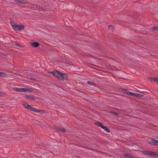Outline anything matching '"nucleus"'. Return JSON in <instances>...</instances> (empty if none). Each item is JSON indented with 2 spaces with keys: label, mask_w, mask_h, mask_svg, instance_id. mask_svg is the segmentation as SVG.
Returning a JSON list of instances; mask_svg holds the SVG:
<instances>
[{
  "label": "nucleus",
  "mask_w": 158,
  "mask_h": 158,
  "mask_svg": "<svg viewBox=\"0 0 158 158\" xmlns=\"http://www.w3.org/2000/svg\"><path fill=\"white\" fill-rule=\"evenodd\" d=\"M52 74L55 77L61 80H66L68 79L67 76L65 74L59 72L56 70L52 71L49 73Z\"/></svg>",
  "instance_id": "1"
},
{
  "label": "nucleus",
  "mask_w": 158,
  "mask_h": 158,
  "mask_svg": "<svg viewBox=\"0 0 158 158\" xmlns=\"http://www.w3.org/2000/svg\"><path fill=\"white\" fill-rule=\"evenodd\" d=\"M13 28L15 30L21 31L24 28V26L23 25H17L14 23H11Z\"/></svg>",
  "instance_id": "2"
},
{
  "label": "nucleus",
  "mask_w": 158,
  "mask_h": 158,
  "mask_svg": "<svg viewBox=\"0 0 158 158\" xmlns=\"http://www.w3.org/2000/svg\"><path fill=\"white\" fill-rule=\"evenodd\" d=\"M25 108L30 110L32 111H33L35 112H40V110H36L35 108L33 107H31L27 103L25 102L23 104Z\"/></svg>",
  "instance_id": "3"
},
{
  "label": "nucleus",
  "mask_w": 158,
  "mask_h": 158,
  "mask_svg": "<svg viewBox=\"0 0 158 158\" xmlns=\"http://www.w3.org/2000/svg\"><path fill=\"white\" fill-rule=\"evenodd\" d=\"M143 152L144 154L153 156H156L158 155L156 152H154L151 151H144Z\"/></svg>",
  "instance_id": "4"
},
{
  "label": "nucleus",
  "mask_w": 158,
  "mask_h": 158,
  "mask_svg": "<svg viewBox=\"0 0 158 158\" xmlns=\"http://www.w3.org/2000/svg\"><path fill=\"white\" fill-rule=\"evenodd\" d=\"M149 143L152 145H158V140L155 139L153 138H150Z\"/></svg>",
  "instance_id": "5"
},
{
  "label": "nucleus",
  "mask_w": 158,
  "mask_h": 158,
  "mask_svg": "<svg viewBox=\"0 0 158 158\" xmlns=\"http://www.w3.org/2000/svg\"><path fill=\"white\" fill-rule=\"evenodd\" d=\"M31 44L32 46L34 47H37L39 45V44L36 42H31Z\"/></svg>",
  "instance_id": "6"
},
{
  "label": "nucleus",
  "mask_w": 158,
  "mask_h": 158,
  "mask_svg": "<svg viewBox=\"0 0 158 158\" xmlns=\"http://www.w3.org/2000/svg\"><path fill=\"white\" fill-rule=\"evenodd\" d=\"M56 129L57 130L62 132H64L66 131L65 129L63 127H56Z\"/></svg>",
  "instance_id": "7"
},
{
  "label": "nucleus",
  "mask_w": 158,
  "mask_h": 158,
  "mask_svg": "<svg viewBox=\"0 0 158 158\" xmlns=\"http://www.w3.org/2000/svg\"><path fill=\"white\" fill-rule=\"evenodd\" d=\"M12 89L14 91L20 92H21L22 90L21 88H14Z\"/></svg>",
  "instance_id": "8"
},
{
  "label": "nucleus",
  "mask_w": 158,
  "mask_h": 158,
  "mask_svg": "<svg viewBox=\"0 0 158 158\" xmlns=\"http://www.w3.org/2000/svg\"><path fill=\"white\" fill-rule=\"evenodd\" d=\"M125 93H126V94H127V95H130V96H132V93H131L129 91L124 89L123 91Z\"/></svg>",
  "instance_id": "9"
},
{
  "label": "nucleus",
  "mask_w": 158,
  "mask_h": 158,
  "mask_svg": "<svg viewBox=\"0 0 158 158\" xmlns=\"http://www.w3.org/2000/svg\"><path fill=\"white\" fill-rule=\"evenodd\" d=\"M24 97L25 98L29 99L30 100H35V99L34 98L31 97L30 96L26 95L24 96Z\"/></svg>",
  "instance_id": "10"
},
{
  "label": "nucleus",
  "mask_w": 158,
  "mask_h": 158,
  "mask_svg": "<svg viewBox=\"0 0 158 158\" xmlns=\"http://www.w3.org/2000/svg\"><path fill=\"white\" fill-rule=\"evenodd\" d=\"M124 156L126 157H128L129 158H133V157L130 154L128 153H125L124 154Z\"/></svg>",
  "instance_id": "11"
},
{
  "label": "nucleus",
  "mask_w": 158,
  "mask_h": 158,
  "mask_svg": "<svg viewBox=\"0 0 158 158\" xmlns=\"http://www.w3.org/2000/svg\"><path fill=\"white\" fill-rule=\"evenodd\" d=\"M102 128L104 129L107 132L109 133L110 132L109 129L106 126H103Z\"/></svg>",
  "instance_id": "12"
},
{
  "label": "nucleus",
  "mask_w": 158,
  "mask_h": 158,
  "mask_svg": "<svg viewBox=\"0 0 158 158\" xmlns=\"http://www.w3.org/2000/svg\"><path fill=\"white\" fill-rule=\"evenodd\" d=\"M95 124L97 125L100 127L102 128L104 126L101 123L98 122H96Z\"/></svg>",
  "instance_id": "13"
},
{
  "label": "nucleus",
  "mask_w": 158,
  "mask_h": 158,
  "mask_svg": "<svg viewBox=\"0 0 158 158\" xmlns=\"http://www.w3.org/2000/svg\"><path fill=\"white\" fill-rule=\"evenodd\" d=\"M26 92H31L33 91L32 89L30 88H26Z\"/></svg>",
  "instance_id": "14"
},
{
  "label": "nucleus",
  "mask_w": 158,
  "mask_h": 158,
  "mask_svg": "<svg viewBox=\"0 0 158 158\" xmlns=\"http://www.w3.org/2000/svg\"><path fill=\"white\" fill-rule=\"evenodd\" d=\"M141 95L140 94H139L132 93V96H134L136 97H141Z\"/></svg>",
  "instance_id": "15"
},
{
  "label": "nucleus",
  "mask_w": 158,
  "mask_h": 158,
  "mask_svg": "<svg viewBox=\"0 0 158 158\" xmlns=\"http://www.w3.org/2000/svg\"><path fill=\"white\" fill-rule=\"evenodd\" d=\"M0 76L2 77H6L7 76L6 74L0 72Z\"/></svg>",
  "instance_id": "16"
},
{
  "label": "nucleus",
  "mask_w": 158,
  "mask_h": 158,
  "mask_svg": "<svg viewBox=\"0 0 158 158\" xmlns=\"http://www.w3.org/2000/svg\"><path fill=\"white\" fill-rule=\"evenodd\" d=\"M15 46H16L17 47H14V48H17V47H22V46L21 45L19 44H15Z\"/></svg>",
  "instance_id": "17"
},
{
  "label": "nucleus",
  "mask_w": 158,
  "mask_h": 158,
  "mask_svg": "<svg viewBox=\"0 0 158 158\" xmlns=\"http://www.w3.org/2000/svg\"><path fill=\"white\" fill-rule=\"evenodd\" d=\"M152 80L156 82H158V78L156 77H153L152 78Z\"/></svg>",
  "instance_id": "18"
},
{
  "label": "nucleus",
  "mask_w": 158,
  "mask_h": 158,
  "mask_svg": "<svg viewBox=\"0 0 158 158\" xmlns=\"http://www.w3.org/2000/svg\"><path fill=\"white\" fill-rule=\"evenodd\" d=\"M111 113H112L114 115H118V113L114 111H111Z\"/></svg>",
  "instance_id": "19"
},
{
  "label": "nucleus",
  "mask_w": 158,
  "mask_h": 158,
  "mask_svg": "<svg viewBox=\"0 0 158 158\" xmlns=\"http://www.w3.org/2000/svg\"><path fill=\"white\" fill-rule=\"evenodd\" d=\"M15 2H19L20 3H23V2L21 0H16L15 1Z\"/></svg>",
  "instance_id": "20"
},
{
  "label": "nucleus",
  "mask_w": 158,
  "mask_h": 158,
  "mask_svg": "<svg viewBox=\"0 0 158 158\" xmlns=\"http://www.w3.org/2000/svg\"><path fill=\"white\" fill-rule=\"evenodd\" d=\"M153 29L155 31L158 30V27H156V26L154 27H153Z\"/></svg>",
  "instance_id": "21"
},
{
  "label": "nucleus",
  "mask_w": 158,
  "mask_h": 158,
  "mask_svg": "<svg viewBox=\"0 0 158 158\" xmlns=\"http://www.w3.org/2000/svg\"><path fill=\"white\" fill-rule=\"evenodd\" d=\"M87 83L89 84L90 85H93L94 84V83L92 82H91V81H88L87 82Z\"/></svg>",
  "instance_id": "22"
},
{
  "label": "nucleus",
  "mask_w": 158,
  "mask_h": 158,
  "mask_svg": "<svg viewBox=\"0 0 158 158\" xmlns=\"http://www.w3.org/2000/svg\"><path fill=\"white\" fill-rule=\"evenodd\" d=\"M21 89H22L21 92H26V88H21Z\"/></svg>",
  "instance_id": "23"
},
{
  "label": "nucleus",
  "mask_w": 158,
  "mask_h": 158,
  "mask_svg": "<svg viewBox=\"0 0 158 158\" xmlns=\"http://www.w3.org/2000/svg\"><path fill=\"white\" fill-rule=\"evenodd\" d=\"M108 27L110 29H113V27L111 25H109L108 26Z\"/></svg>",
  "instance_id": "24"
}]
</instances>
